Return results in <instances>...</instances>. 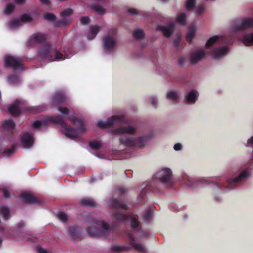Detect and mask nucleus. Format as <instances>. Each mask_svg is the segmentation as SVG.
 Wrapping results in <instances>:
<instances>
[{
  "instance_id": "obj_41",
  "label": "nucleus",
  "mask_w": 253,
  "mask_h": 253,
  "mask_svg": "<svg viewBox=\"0 0 253 253\" xmlns=\"http://www.w3.org/2000/svg\"><path fill=\"white\" fill-rule=\"evenodd\" d=\"M14 10V5L11 3L6 5L4 9V13L5 14H10Z\"/></svg>"
},
{
  "instance_id": "obj_55",
  "label": "nucleus",
  "mask_w": 253,
  "mask_h": 253,
  "mask_svg": "<svg viewBox=\"0 0 253 253\" xmlns=\"http://www.w3.org/2000/svg\"><path fill=\"white\" fill-rule=\"evenodd\" d=\"M25 224L23 221H20L17 224V227L18 228H21L24 227Z\"/></svg>"
},
{
  "instance_id": "obj_36",
  "label": "nucleus",
  "mask_w": 253,
  "mask_h": 253,
  "mask_svg": "<svg viewBox=\"0 0 253 253\" xmlns=\"http://www.w3.org/2000/svg\"><path fill=\"white\" fill-rule=\"evenodd\" d=\"M196 0H186L185 4V8L187 10H191L195 7Z\"/></svg>"
},
{
  "instance_id": "obj_27",
  "label": "nucleus",
  "mask_w": 253,
  "mask_h": 253,
  "mask_svg": "<svg viewBox=\"0 0 253 253\" xmlns=\"http://www.w3.org/2000/svg\"><path fill=\"white\" fill-rule=\"evenodd\" d=\"M241 41L247 46L253 45V32L248 33L244 35Z\"/></svg>"
},
{
  "instance_id": "obj_33",
  "label": "nucleus",
  "mask_w": 253,
  "mask_h": 253,
  "mask_svg": "<svg viewBox=\"0 0 253 253\" xmlns=\"http://www.w3.org/2000/svg\"><path fill=\"white\" fill-rule=\"evenodd\" d=\"M69 232L71 235L75 239L79 238L80 237V233L79 229L76 226H71L69 228Z\"/></svg>"
},
{
  "instance_id": "obj_42",
  "label": "nucleus",
  "mask_w": 253,
  "mask_h": 253,
  "mask_svg": "<svg viewBox=\"0 0 253 253\" xmlns=\"http://www.w3.org/2000/svg\"><path fill=\"white\" fill-rule=\"evenodd\" d=\"M58 218L62 221L65 222L68 220L67 215L63 211H60L57 214Z\"/></svg>"
},
{
  "instance_id": "obj_5",
  "label": "nucleus",
  "mask_w": 253,
  "mask_h": 253,
  "mask_svg": "<svg viewBox=\"0 0 253 253\" xmlns=\"http://www.w3.org/2000/svg\"><path fill=\"white\" fill-rule=\"evenodd\" d=\"M96 225L101 226L103 229H98L95 227H88L86 229L87 234L92 237H99L105 236L110 230L109 225L104 220H95L94 221Z\"/></svg>"
},
{
  "instance_id": "obj_50",
  "label": "nucleus",
  "mask_w": 253,
  "mask_h": 253,
  "mask_svg": "<svg viewBox=\"0 0 253 253\" xmlns=\"http://www.w3.org/2000/svg\"><path fill=\"white\" fill-rule=\"evenodd\" d=\"M38 253H48L46 250L41 247H37Z\"/></svg>"
},
{
  "instance_id": "obj_47",
  "label": "nucleus",
  "mask_w": 253,
  "mask_h": 253,
  "mask_svg": "<svg viewBox=\"0 0 253 253\" xmlns=\"http://www.w3.org/2000/svg\"><path fill=\"white\" fill-rule=\"evenodd\" d=\"M2 192L3 195L5 198L8 199L10 197V193L7 189H6V188H2Z\"/></svg>"
},
{
  "instance_id": "obj_51",
  "label": "nucleus",
  "mask_w": 253,
  "mask_h": 253,
  "mask_svg": "<svg viewBox=\"0 0 253 253\" xmlns=\"http://www.w3.org/2000/svg\"><path fill=\"white\" fill-rule=\"evenodd\" d=\"M173 148L176 151L180 150L182 149V145L179 143H177L174 145Z\"/></svg>"
},
{
  "instance_id": "obj_6",
  "label": "nucleus",
  "mask_w": 253,
  "mask_h": 253,
  "mask_svg": "<svg viewBox=\"0 0 253 253\" xmlns=\"http://www.w3.org/2000/svg\"><path fill=\"white\" fill-rule=\"evenodd\" d=\"M113 217L118 221H125L129 220L131 227L134 230L141 228L140 222L139 221V217L137 215L132 214L129 215L123 214L117 211L113 214Z\"/></svg>"
},
{
  "instance_id": "obj_16",
  "label": "nucleus",
  "mask_w": 253,
  "mask_h": 253,
  "mask_svg": "<svg viewBox=\"0 0 253 253\" xmlns=\"http://www.w3.org/2000/svg\"><path fill=\"white\" fill-rule=\"evenodd\" d=\"M135 132L136 128L129 125L125 127L118 128L113 130V133L116 134H122L124 133L133 134Z\"/></svg>"
},
{
  "instance_id": "obj_15",
  "label": "nucleus",
  "mask_w": 253,
  "mask_h": 253,
  "mask_svg": "<svg viewBox=\"0 0 253 253\" xmlns=\"http://www.w3.org/2000/svg\"><path fill=\"white\" fill-rule=\"evenodd\" d=\"M249 176V173L247 170H243L239 175L234 178L231 179L228 181V185L230 186H232L236 185L239 182L244 181Z\"/></svg>"
},
{
  "instance_id": "obj_14",
  "label": "nucleus",
  "mask_w": 253,
  "mask_h": 253,
  "mask_svg": "<svg viewBox=\"0 0 253 253\" xmlns=\"http://www.w3.org/2000/svg\"><path fill=\"white\" fill-rule=\"evenodd\" d=\"M22 102L19 100H15L8 110L10 115L13 117L18 116L22 112Z\"/></svg>"
},
{
  "instance_id": "obj_62",
  "label": "nucleus",
  "mask_w": 253,
  "mask_h": 253,
  "mask_svg": "<svg viewBox=\"0 0 253 253\" xmlns=\"http://www.w3.org/2000/svg\"><path fill=\"white\" fill-rule=\"evenodd\" d=\"M2 243V240L0 239V245H1Z\"/></svg>"
},
{
  "instance_id": "obj_59",
  "label": "nucleus",
  "mask_w": 253,
  "mask_h": 253,
  "mask_svg": "<svg viewBox=\"0 0 253 253\" xmlns=\"http://www.w3.org/2000/svg\"><path fill=\"white\" fill-rule=\"evenodd\" d=\"M40 1L43 3H48V0H40Z\"/></svg>"
},
{
  "instance_id": "obj_35",
  "label": "nucleus",
  "mask_w": 253,
  "mask_h": 253,
  "mask_svg": "<svg viewBox=\"0 0 253 253\" xmlns=\"http://www.w3.org/2000/svg\"><path fill=\"white\" fill-rule=\"evenodd\" d=\"M0 213L3 218L6 220L10 213V211L7 207L1 206L0 207Z\"/></svg>"
},
{
  "instance_id": "obj_40",
  "label": "nucleus",
  "mask_w": 253,
  "mask_h": 253,
  "mask_svg": "<svg viewBox=\"0 0 253 253\" xmlns=\"http://www.w3.org/2000/svg\"><path fill=\"white\" fill-rule=\"evenodd\" d=\"M133 36L137 39H141L144 36V32L140 29H137L133 32Z\"/></svg>"
},
{
  "instance_id": "obj_12",
  "label": "nucleus",
  "mask_w": 253,
  "mask_h": 253,
  "mask_svg": "<svg viewBox=\"0 0 253 253\" xmlns=\"http://www.w3.org/2000/svg\"><path fill=\"white\" fill-rule=\"evenodd\" d=\"M172 175L171 170L168 168L162 169L157 173V176L161 182L163 183L169 182Z\"/></svg>"
},
{
  "instance_id": "obj_28",
  "label": "nucleus",
  "mask_w": 253,
  "mask_h": 253,
  "mask_svg": "<svg viewBox=\"0 0 253 253\" xmlns=\"http://www.w3.org/2000/svg\"><path fill=\"white\" fill-rule=\"evenodd\" d=\"M72 12L71 9H67L61 13L62 20L59 23L60 25L66 24L69 22V16L72 13Z\"/></svg>"
},
{
  "instance_id": "obj_26",
  "label": "nucleus",
  "mask_w": 253,
  "mask_h": 253,
  "mask_svg": "<svg viewBox=\"0 0 253 253\" xmlns=\"http://www.w3.org/2000/svg\"><path fill=\"white\" fill-rule=\"evenodd\" d=\"M46 39L45 36L41 33L33 34L30 39L31 44L34 43H42Z\"/></svg>"
},
{
  "instance_id": "obj_46",
  "label": "nucleus",
  "mask_w": 253,
  "mask_h": 253,
  "mask_svg": "<svg viewBox=\"0 0 253 253\" xmlns=\"http://www.w3.org/2000/svg\"><path fill=\"white\" fill-rule=\"evenodd\" d=\"M205 7L204 5H199L196 8V13L197 14H202L205 10Z\"/></svg>"
},
{
  "instance_id": "obj_58",
  "label": "nucleus",
  "mask_w": 253,
  "mask_h": 253,
  "mask_svg": "<svg viewBox=\"0 0 253 253\" xmlns=\"http://www.w3.org/2000/svg\"><path fill=\"white\" fill-rule=\"evenodd\" d=\"M25 0H16V3L17 4H22L23 3Z\"/></svg>"
},
{
  "instance_id": "obj_22",
  "label": "nucleus",
  "mask_w": 253,
  "mask_h": 253,
  "mask_svg": "<svg viewBox=\"0 0 253 253\" xmlns=\"http://www.w3.org/2000/svg\"><path fill=\"white\" fill-rule=\"evenodd\" d=\"M23 203L29 204L38 203L39 200L34 195L29 193H22L20 195Z\"/></svg>"
},
{
  "instance_id": "obj_9",
  "label": "nucleus",
  "mask_w": 253,
  "mask_h": 253,
  "mask_svg": "<svg viewBox=\"0 0 253 253\" xmlns=\"http://www.w3.org/2000/svg\"><path fill=\"white\" fill-rule=\"evenodd\" d=\"M124 118L123 116H114L108 118L106 121H98L97 126L100 128H108L112 126L117 122H121Z\"/></svg>"
},
{
  "instance_id": "obj_17",
  "label": "nucleus",
  "mask_w": 253,
  "mask_h": 253,
  "mask_svg": "<svg viewBox=\"0 0 253 253\" xmlns=\"http://www.w3.org/2000/svg\"><path fill=\"white\" fill-rule=\"evenodd\" d=\"M127 237L131 246L137 251L141 253H145L146 252V248L142 244H138L135 243V238L131 234H128Z\"/></svg>"
},
{
  "instance_id": "obj_3",
  "label": "nucleus",
  "mask_w": 253,
  "mask_h": 253,
  "mask_svg": "<svg viewBox=\"0 0 253 253\" xmlns=\"http://www.w3.org/2000/svg\"><path fill=\"white\" fill-rule=\"evenodd\" d=\"M39 53L41 57L46 58L48 61H52L55 59L59 61L65 59L63 55L56 50L55 45L49 43L42 45Z\"/></svg>"
},
{
  "instance_id": "obj_56",
  "label": "nucleus",
  "mask_w": 253,
  "mask_h": 253,
  "mask_svg": "<svg viewBox=\"0 0 253 253\" xmlns=\"http://www.w3.org/2000/svg\"><path fill=\"white\" fill-rule=\"evenodd\" d=\"M151 103L153 106H155L157 103V98H156L155 97L151 98Z\"/></svg>"
},
{
  "instance_id": "obj_1",
  "label": "nucleus",
  "mask_w": 253,
  "mask_h": 253,
  "mask_svg": "<svg viewBox=\"0 0 253 253\" xmlns=\"http://www.w3.org/2000/svg\"><path fill=\"white\" fill-rule=\"evenodd\" d=\"M68 119L78 126V130L68 126L63 118L59 115L48 117L46 119L42 121H36L33 123L32 127L33 128H38L41 126H46L50 123L57 124L61 126L64 130L65 135L67 137L75 140L86 131L85 124L82 119L76 117L70 116Z\"/></svg>"
},
{
  "instance_id": "obj_39",
  "label": "nucleus",
  "mask_w": 253,
  "mask_h": 253,
  "mask_svg": "<svg viewBox=\"0 0 253 253\" xmlns=\"http://www.w3.org/2000/svg\"><path fill=\"white\" fill-rule=\"evenodd\" d=\"M92 9L98 14H102L105 12V9L99 5H93Z\"/></svg>"
},
{
  "instance_id": "obj_20",
  "label": "nucleus",
  "mask_w": 253,
  "mask_h": 253,
  "mask_svg": "<svg viewBox=\"0 0 253 253\" xmlns=\"http://www.w3.org/2000/svg\"><path fill=\"white\" fill-rule=\"evenodd\" d=\"M66 102L65 94L63 91H57L54 93L52 97V102L55 104H60Z\"/></svg>"
},
{
  "instance_id": "obj_19",
  "label": "nucleus",
  "mask_w": 253,
  "mask_h": 253,
  "mask_svg": "<svg viewBox=\"0 0 253 253\" xmlns=\"http://www.w3.org/2000/svg\"><path fill=\"white\" fill-rule=\"evenodd\" d=\"M173 23H170L167 26L159 25L157 27V30L161 31L165 37H169L173 30Z\"/></svg>"
},
{
  "instance_id": "obj_49",
  "label": "nucleus",
  "mask_w": 253,
  "mask_h": 253,
  "mask_svg": "<svg viewBox=\"0 0 253 253\" xmlns=\"http://www.w3.org/2000/svg\"><path fill=\"white\" fill-rule=\"evenodd\" d=\"M246 146L253 147V136L248 139Z\"/></svg>"
},
{
  "instance_id": "obj_48",
  "label": "nucleus",
  "mask_w": 253,
  "mask_h": 253,
  "mask_svg": "<svg viewBox=\"0 0 253 253\" xmlns=\"http://www.w3.org/2000/svg\"><path fill=\"white\" fill-rule=\"evenodd\" d=\"M89 19L88 17H82L80 18L81 22L84 24H86L89 22Z\"/></svg>"
},
{
  "instance_id": "obj_43",
  "label": "nucleus",
  "mask_w": 253,
  "mask_h": 253,
  "mask_svg": "<svg viewBox=\"0 0 253 253\" xmlns=\"http://www.w3.org/2000/svg\"><path fill=\"white\" fill-rule=\"evenodd\" d=\"M152 217V212L151 210L148 209L143 215V218L146 221H149Z\"/></svg>"
},
{
  "instance_id": "obj_54",
  "label": "nucleus",
  "mask_w": 253,
  "mask_h": 253,
  "mask_svg": "<svg viewBox=\"0 0 253 253\" xmlns=\"http://www.w3.org/2000/svg\"><path fill=\"white\" fill-rule=\"evenodd\" d=\"M128 12L131 14H137V11L134 8H129L128 10Z\"/></svg>"
},
{
  "instance_id": "obj_45",
  "label": "nucleus",
  "mask_w": 253,
  "mask_h": 253,
  "mask_svg": "<svg viewBox=\"0 0 253 253\" xmlns=\"http://www.w3.org/2000/svg\"><path fill=\"white\" fill-rule=\"evenodd\" d=\"M58 110L62 114H65V115L69 114V112H70L69 109L67 107H58Z\"/></svg>"
},
{
  "instance_id": "obj_61",
  "label": "nucleus",
  "mask_w": 253,
  "mask_h": 253,
  "mask_svg": "<svg viewBox=\"0 0 253 253\" xmlns=\"http://www.w3.org/2000/svg\"><path fill=\"white\" fill-rule=\"evenodd\" d=\"M9 81H10V84H11V83H12V82L13 81H14V80H9Z\"/></svg>"
},
{
  "instance_id": "obj_21",
  "label": "nucleus",
  "mask_w": 253,
  "mask_h": 253,
  "mask_svg": "<svg viewBox=\"0 0 253 253\" xmlns=\"http://www.w3.org/2000/svg\"><path fill=\"white\" fill-rule=\"evenodd\" d=\"M251 28H253V19L251 18H246L242 20L240 22L238 27L236 28V30H240Z\"/></svg>"
},
{
  "instance_id": "obj_64",
  "label": "nucleus",
  "mask_w": 253,
  "mask_h": 253,
  "mask_svg": "<svg viewBox=\"0 0 253 253\" xmlns=\"http://www.w3.org/2000/svg\"><path fill=\"white\" fill-rule=\"evenodd\" d=\"M178 41H177L175 42V44H176H176H178Z\"/></svg>"
},
{
  "instance_id": "obj_32",
  "label": "nucleus",
  "mask_w": 253,
  "mask_h": 253,
  "mask_svg": "<svg viewBox=\"0 0 253 253\" xmlns=\"http://www.w3.org/2000/svg\"><path fill=\"white\" fill-rule=\"evenodd\" d=\"M186 14L184 12H181L177 16L176 21L181 25H184L186 24Z\"/></svg>"
},
{
  "instance_id": "obj_4",
  "label": "nucleus",
  "mask_w": 253,
  "mask_h": 253,
  "mask_svg": "<svg viewBox=\"0 0 253 253\" xmlns=\"http://www.w3.org/2000/svg\"><path fill=\"white\" fill-rule=\"evenodd\" d=\"M117 30L114 28L106 35L102 41V46L106 52L110 53L115 50L117 46Z\"/></svg>"
},
{
  "instance_id": "obj_34",
  "label": "nucleus",
  "mask_w": 253,
  "mask_h": 253,
  "mask_svg": "<svg viewBox=\"0 0 253 253\" xmlns=\"http://www.w3.org/2000/svg\"><path fill=\"white\" fill-rule=\"evenodd\" d=\"M89 145L91 149L95 150H99L102 147L101 142L98 140L90 141L89 143Z\"/></svg>"
},
{
  "instance_id": "obj_29",
  "label": "nucleus",
  "mask_w": 253,
  "mask_h": 253,
  "mask_svg": "<svg viewBox=\"0 0 253 253\" xmlns=\"http://www.w3.org/2000/svg\"><path fill=\"white\" fill-rule=\"evenodd\" d=\"M166 98L170 100L172 102L175 104L178 103L179 102L178 95L177 93L173 90H170L167 92L166 94Z\"/></svg>"
},
{
  "instance_id": "obj_2",
  "label": "nucleus",
  "mask_w": 253,
  "mask_h": 253,
  "mask_svg": "<svg viewBox=\"0 0 253 253\" xmlns=\"http://www.w3.org/2000/svg\"><path fill=\"white\" fill-rule=\"evenodd\" d=\"M227 38L223 35H214L210 38L206 42L207 52L210 51L211 56L215 59H219L226 55L229 52V48L225 45L213 48L215 45L226 44Z\"/></svg>"
},
{
  "instance_id": "obj_31",
  "label": "nucleus",
  "mask_w": 253,
  "mask_h": 253,
  "mask_svg": "<svg viewBox=\"0 0 253 253\" xmlns=\"http://www.w3.org/2000/svg\"><path fill=\"white\" fill-rule=\"evenodd\" d=\"M80 203L84 206H88L90 207H95V202L92 199L89 198L82 199L80 201Z\"/></svg>"
},
{
  "instance_id": "obj_63",
  "label": "nucleus",
  "mask_w": 253,
  "mask_h": 253,
  "mask_svg": "<svg viewBox=\"0 0 253 253\" xmlns=\"http://www.w3.org/2000/svg\"><path fill=\"white\" fill-rule=\"evenodd\" d=\"M217 186L218 187H220V186H221L220 185V184H217Z\"/></svg>"
},
{
  "instance_id": "obj_52",
  "label": "nucleus",
  "mask_w": 253,
  "mask_h": 253,
  "mask_svg": "<svg viewBox=\"0 0 253 253\" xmlns=\"http://www.w3.org/2000/svg\"><path fill=\"white\" fill-rule=\"evenodd\" d=\"M186 61V58L183 56H181L179 58V63L180 65H183Z\"/></svg>"
},
{
  "instance_id": "obj_7",
  "label": "nucleus",
  "mask_w": 253,
  "mask_h": 253,
  "mask_svg": "<svg viewBox=\"0 0 253 253\" xmlns=\"http://www.w3.org/2000/svg\"><path fill=\"white\" fill-rule=\"evenodd\" d=\"M120 144L126 146L143 147L146 142V138L144 137H138L135 138L129 137H121L119 138Z\"/></svg>"
},
{
  "instance_id": "obj_38",
  "label": "nucleus",
  "mask_w": 253,
  "mask_h": 253,
  "mask_svg": "<svg viewBox=\"0 0 253 253\" xmlns=\"http://www.w3.org/2000/svg\"><path fill=\"white\" fill-rule=\"evenodd\" d=\"M16 149V147L15 145H13L10 148L5 149L3 153V156H9L10 154L13 153Z\"/></svg>"
},
{
  "instance_id": "obj_24",
  "label": "nucleus",
  "mask_w": 253,
  "mask_h": 253,
  "mask_svg": "<svg viewBox=\"0 0 253 253\" xmlns=\"http://www.w3.org/2000/svg\"><path fill=\"white\" fill-rule=\"evenodd\" d=\"M197 29L198 26L196 24L189 27L186 34V39L187 41L191 42L193 40L196 35Z\"/></svg>"
},
{
  "instance_id": "obj_57",
  "label": "nucleus",
  "mask_w": 253,
  "mask_h": 253,
  "mask_svg": "<svg viewBox=\"0 0 253 253\" xmlns=\"http://www.w3.org/2000/svg\"><path fill=\"white\" fill-rule=\"evenodd\" d=\"M31 112L36 113L41 111V109L40 108H32L30 109Z\"/></svg>"
},
{
  "instance_id": "obj_18",
  "label": "nucleus",
  "mask_w": 253,
  "mask_h": 253,
  "mask_svg": "<svg viewBox=\"0 0 253 253\" xmlns=\"http://www.w3.org/2000/svg\"><path fill=\"white\" fill-rule=\"evenodd\" d=\"M199 93L196 89L191 90L185 96L186 103L189 104H193L198 99Z\"/></svg>"
},
{
  "instance_id": "obj_8",
  "label": "nucleus",
  "mask_w": 253,
  "mask_h": 253,
  "mask_svg": "<svg viewBox=\"0 0 253 253\" xmlns=\"http://www.w3.org/2000/svg\"><path fill=\"white\" fill-rule=\"evenodd\" d=\"M4 64L6 67H12L14 69H21L22 64L17 58L13 56L6 55L4 57Z\"/></svg>"
},
{
  "instance_id": "obj_44",
  "label": "nucleus",
  "mask_w": 253,
  "mask_h": 253,
  "mask_svg": "<svg viewBox=\"0 0 253 253\" xmlns=\"http://www.w3.org/2000/svg\"><path fill=\"white\" fill-rule=\"evenodd\" d=\"M44 18L48 20L53 21L55 19V16L52 13H47L44 15Z\"/></svg>"
},
{
  "instance_id": "obj_13",
  "label": "nucleus",
  "mask_w": 253,
  "mask_h": 253,
  "mask_svg": "<svg viewBox=\"0 0 253 253\" xmlns=\"http://www.w3.org/2000/svg\"><path fill=\"white\" fill-rule=\"evenodd\" d=\"M21 143L24 147L29 148L31 147L34 143L33 135L29 132H23L21 136Z\"/></svg>"
},
{
  "instance_id": "obj_53",
  "label": "nucleus",
  "mask_w": 253,
  "mask_h": 253,
  "mask_svg": "<svg viewBox=\"0 0 253 253\" xmlns=\"http://www.w3.org/2000/svg\"><path fill=\"white\" fill-rule=\"evenodd\" d=\"M119 193L121 195L124 194L126 192V189L125 188L120 187L118 189Z\"/></svg>"
},
{
  "instance_id": "obj_37",
  "label": "nucleus",
  "mask_w": 253,
  "mask_h": 253,
  "mask_svg": "<svg viewBox=\"0 0 253 253\" xmlns=\"http://www.w3.org/2000/svg\"><path fill=\"white\" fill-rule=\"evenodd\" d=\"M112 251L115 252H122L130 250V248L125 246H113L111 248Z\"/></svg>"
},
{
  "instance_id": "obj_25",
  "label": "nucleus",
  "mask_w": 253,
  "mask_h": 253,
  "mask_svg": "<svg viewBox=\"0 0 253 253\" xmlns=\"http://www.w3.org/2000/svg\"><path fill=\"white\" fill-rule=\"evenodd\" d=\"M99 30L100 27L98 26L94 25L90 27L86 35L87 38L89 40H93L96 37Z\"/></svg>"
},
{
  "instance_id": "obj_23",
  "label": "nucleus",
  "mask_w": 253,
  "mask_h": 253,
  "mask_svg": "<svg viewBox=\"0 0 253 253\" xmlns=\"http://www.w3.org/2000/svg\"><path fill=\"white\" fill-rule=\"evenodd\" d=\"M110 204L112 208L116 210L121 209L126 211L127 209V206L126 204L122 203L120 200L116 198H112L110 201Z\"/></svg>"
},
{
  "instance_id": "obj_30",
  "label": "nucleus",
  "mask_w": 253,
  "mask_h": 253,
  "mask_svg": "<svg viewBox=\"0 0 253 253\" xmlns=\"http://www.w3.org/2000/svg\"><path fill=\"white\" fill-rule=\"evenodd\" d=\"M3 127L10 133L13 132L15 128V123L11 120L6 121L3 125Z\"/></svg>"
},
{
  "instance_id": "obj_11",
  "label": "nucleus",
  "mask_w": 253,
  "mask_h": 253,
  "mask_svg": "<svg viewBox=\"0 0 253 253\" xmlns=\"http://www.w3.org/2000/svg\"><path fill=\"white\" fill-rule=\"evenodd\" d=\"M33 18L28 14H23L20 19H15L11 21L10 23V27L12 29H15L19 27L23 23H29L33 20Z\"/></svg>"
},
{
  "instance_id": "obj_10",
  "label": "nucleus",
  "mask_w": 253,
  "mask_h": 253,
  "mask_svg": "<svg viewBox=\"0 0 253 253\" xmlns=\"http://www.w3.org/2000/svg\"><path fill=\"white\" fill-rule=\"evenodd\" d=\"M207 52L204 49H199L192 52L189 55V59L192 64H196L204 59Z\"/></svg>"
},
{
  "instance_id": "obj_60",
  "label": "nucleus",
  "mask_w": 253,
  "mask_h": 253,
  "mask_svg": "<svg viewBox=\"0 0 253 253\" xmlns=\"http://www.w3.org/2000/svg\"><path fill=\"white\" fill-rule=\"evenodd\" d=\"M160 0L163 2H167L169 0Z\"/></svg>"
}]
</instances>
